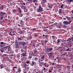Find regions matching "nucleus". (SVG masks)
Wrapping results in <instances>:
<instances>
[{
	"instance_id": "29",
	"label": "nucleus",
	"mask_w": 73,
	"mask_h": 73,
	"mask_svg": "<svg viewBox=\"0 0 73 73\" xmlns=\"http://www.w3.org/2000/svg\"><path fill=\"white\" fill-rule=\"evenodd\" d=\"M23 14L21 13H19V17H23Z\"/></svg>"
},
{
	"instance_id": "20",
	"label": "nucleus",
	"mask_w": 73,
	"mask_h": 73,
	"mask_svg": "<svg viewBox=\"0 0 73 73\" xmlns=\"http://www.w3.org/2000/svg\"><path fill=\"white\" fill-rule=\"evenodd\" d=\"M3 56L5 58H8V55L7 54H4Z\"/></svg>"
},
{
	"instance_id": "3",
	"label": "nucleus",
	"mask_w": 73,
	"mask_h": 73,
	"mask_svg": "<svg viewBox=\"0 0 73 73\" xmlns=\"http://www.w3.org/2000/svg\"><path fill=\"white\" fill-rule=\"evenodd\" d=\"M5 14V13L3 12H0V20H2L3 19V18H4V16Z\"/></svg>"
},
{
	"instance_id": "60",
	"label": "nucleus",
	"mask_w": 73,
	"mask_h": 73,
	"mask_svg": "<svg viewBox=\"0 0 73 73\" xmlns=\"http://www.w3.org/2000/svg\"><path fill=\"white\" fill-rule=\"evenodd\" d=\"M38 62L39 64H40V62H41V60H40V59L38 60Z\"/></svg>"
},
{
	"instance_id": "39",
	"label": "nucleus",
	"mask_w": 73,
	"mask_h": 73,
	"mask_svg": "<svg viewBox=\"0 0 73 73\" xmlns=\"http://www.w3.org/2000/svg\"><path fill=\"white\" fill-rule=\"evenodd\" d=\"M17 39H18V40H21H21H22V39H21V36L20 37H18V38H17Z\"/></svg>"
},
{
	"instance_id": "33",
	"label": "nucleus",
	"mask_w": 73,
	"mask_h": 73,
	"mask_svg": "<svg viewBox=\"0 0 73 73\" xmlns=\"http://www.w3.org/2000/svg\"><path fill=\"white\" fill-rule=\"evenodd\" d=\"M25 38V36H21V38L22 40H24Z\"/></svg>"
},
{
	"instance_id": "62",
	"label": "nucleus",
	"mask_w": 73,
	"mask_h": 73,
	"mask_svg": "<svg viewBox=\"0 0 73 73\" xmlns=\"http://www.w3.org/2000/svg\"><path fill=\"white\" fill-rule=\"evenodd\" d=\"M23 47H24V48H25V49H27V47L26 46H23Z\"/></svg>"
},
{
	"instance_id": "16",
	"label": "nucleus",
	"mask_w": 73,
	"mask_h": 73,
	"mask_svg": "<svg viewBox=\"0 0 73 73\" xmlns=\"http://www.w3.org/2000/svg\"><path fill=\"white\" fill-rule=\"evenodd\" d=\"M4 47L3 48H1V49H0V52H4Z\"/></svg>"
},
{
	"instance_id": "55",
	"label": "nucleus",
	"mask_w": 73,
	"mask_h": 73,
	"mask_svg": "<svg viewBox=\"0 0 73 73\" xmlns=\"http://www.w3.org/2000/svg\"><path fill=\"white\" fill-rule=\"evenodd\" d=\"M66 54H67V52H65L62 54V55H63L64 56H65L66 55Z\"/></svg>"
},
{
	"instance_id": "43",
	"label": "nucleus",
	"mask_w": 73,
	"mask_h": 73,
	"mask_svg": "<svg viewBox=\"0 0 73 73\" xmlns=\"http://www.w3.org/2000/svg\"><path fill=\"white\" fill-rule=\"evenodd\" d=\"M48 40L46 39L45 40H44V42H45V44H46V43H47V42H48Z\"/></svg>"
},
{
	"instance_id": "58",
	"label": "nucleus",
	"mask_w": 73,
	"mask_h": 73,
	"mask_svg": "<svg viewBox=\"0 0 73 73\" xmlns=\"http://www.w3.org/2000/svg\"><path fill=\"white\" fill-rule=\"evenodd\" d=\"M37 28H33V31H35V30H36V29H37Z\"/></svg>"
},
{
	"instance_id": "31",
	"label": "nucleus",
	"mask_w": 73,
	"mask_h": 73,
	"mask_svg": "<svg viewBox=\"0 0 73 73\" xmlns=\"http://www.w3.org/2000/svg\"><path fill=\"white\" fill-rule=\"evenodd\" d=\"M19 24H21L22 26V25H23V24H24V23H23V21L22 20H21V23H19Z\"/></svg>"
},
{
	"instance_id": "9",
	"label": "nucleus",
	"mask_w": 73,
	"mask_h": 73,
	"mask_svg": "<svg viewBox=\"0 0 73 73\" xmlns=\"http://www.w3.org/2000/svg\"><path fill=\"white\" fill-rule=\"evenodd\" d=\"M21 55H22L23 57H27V53L25 51V53H23L21 54Z\"/></svg>"
},
{
	"instance_id": "48",
	"label": "nucleus",
	"mask_w": 73,
	"mask_h": 73,
	"mask_svg": "<svg viewBox=\"0 0 73 73\" xmlns=\"http://www.w3.org/2000/svg\"><path fill=\"white\" fill-rule=\"evenodd\" d=\"M66 51H71V50H70V48H68V49H66Z\"/></svg>"
},
{
	"instance_id": "34",
	"label": "nucleus",
	"mask_w": 73,
	"mask_h": 73,
	"mask_svg": "<svg viewBox=\"0 0 73 73\" xmlns=\"http://www.w3.org/2000/svg\"><path fill=\"white\" fill-rule=\"evenodd\" d=\"M24 67L25 68H27V66H29V64L27 65L26 63L24 64Z\"/></svg>"
},
{
	"instance_id": "22",
	"label": "nucleus",
	"mask_w": 73,
	"mask_h": 73,
	"mask_svg": "<svg viewBox=\"0 0 73 73\" xmlns=\"http://www.w3.org/2000/svg\"><path fill=\"white\" fill-rule=\"evenodd\" d=\"M4 65L3 64H1L0 65V68L1 69H2V68H4Z\"/></svg>"
},
{
	"instance_id": "47",
	"label": "nucleus",
	"mask_w": 73,
	"mask_h": 73,
	"mask_svg": "<svg viewBox=\"0 0 73 73\" xmlns=\"http://www.w3.org/2000/svg\"><path fill=\"white\" fill-rule=\"evenodd\" d=\"M56 36L55 35H53L52 36V39H55V37Z\"/></svg>"
},
{
	"instance_id": "59",
	"label": "nucleus",
	"mask_w": 73,
	"mask_h": 73,
	"mask_svg": "<svg viewBox=\"0 0 73 73\" xmlns=\"http://www.w3.org/2000/svg\"><path fill=\"white\" fill-rule=\"evenodd\" d=\"M67 2H68V3H71V2H70V0H67Z\"/></svg>"
},
{
	"instance_id": "56",
	"label": "nucleus",
	"mask_w": 73,
	"mask_h": 73,
	"mask_svg": "<svg viewBox=\"0 0 73 73\" xmlns=\"http://www.w3.org/2000/svg\"><path fill=\"white\" fill-rule=\"evenodd\" d=\"M23 73H28L27 72V71H25V70H23Z\"/></svg>"
},
{
	"instance_id": "45",
	"label": "nucleus",
	"mask_w": 73,
	"mask_h": 73,
	"mask_svg": "<svg viewBox=\"0 0 73 73\" xmlns=\"http://www.w3.org/2000/svg\"><path fill=\"white\" fill-rule=\"evenodd\" d=\"M53 50V48H49V51H52Z\"/></svg>"
},
{
	"instance_id": "64",
	"label": "nucleus",
	"mask_w": 73,
	"mask_h": 73,
	"mask_svg": "<svg viewBox=\"0 0 73 73\" xmlns=\"http://www.w3.org/2000/svg\"><path fill=\"white\" fill-rule=\"evenodd\" d=\"M70 48V50H71H71H73V48Z\"/></svg>"
},
{
	"instance_id": "38",
	"label": "nucleus",
	"mask_w": 73,
	"mask_h": 73,
	"mask_svg": "<svg viewBox=\"0 0 73 73\" xmlns=\"http://www.w3.org/2000/svg\"><path fill=\"white\" fill-rule=\"evenodd\" d=\"M61 51H65V47H63L62 48L61 50Z\"/></svg>"
},
{
	"instance_id": "63",
	"label": "nucleus",
	"mask_w": 73,
	"mask_h": 73,
	"mask_svg": "<svg viewBox=\"0 0 73 73\" xmlns=\"http://www.w3.org/2000/svg\"><path fill=\"white\" fill-rule=\"evenodd\" d=\"M21 61H22L23 62H24V58H22L21 59Z\"/></svg>"
},
{
	"instance_id": "15",
	"label": "nucleus",
	"mask_w": 73,
	"mask_h": 73,
	"mask_svg": "<svg viewBox=\"0 0 73 73\" xmlns=\"http://www.w3.org/2000/svg\"><path fill=\"white\" fill-rule=\"evenodd\" d=\"M17 9H13V10H12L13 13H16V11H17Z\"/></svg>"
},
{
	"instance_id": "19",
	"label": "nucleus",
	"mask_w": 73,
	"mask_h": 73,
	"mask_svg": "<svg viewBox=\"0 0 73 73\" xmlns=\"http://www.w3.org/2000/svg\"><path fill=\"white\" fill-rule=\"evenodd\" d=\"M59 15H61V13H62V9H59Z\"/></svg>"
},
{
	"instance_id": "46",
	"label": "nucleus",
	"mask_w": 73,
	"mask_h": 73,
	"mask_svg": "<svg viewBox=\"0 0 73 73\" xmlns=\"http://www.w3.org/2000/svg\"><path fill=\"white\" fill-rule=\"evenodd\" d=\"M26 64H30V62L29 61H27L26 62Z\"/></svg>"
},
{
	"instance_id": "57",
	"label": "nucleus",
	"mask_w": 73,
	"mask_h": 73,
	"mask_svg": "<svg viewBox=\"0 0 73 73\" xmlns=\"http://www.w3.org/2000/svg\"><path fill=\"white\" fill-rule=\"evenodd\" d=\"M62 28H66V26H65V25H64L62 26Z\"/></svg>"
},
{
	"instance_id": "11",
	"label": "nucleus",
	"mask_w": 73,
	"mask_h": 73,
	"mask_svg": "<svg viewBox=\"0 0 73 73\" xmlns=\"http://www.w3.org/2000/svg\"><path fill=\"white\" fill-rule=\"evenodd\" d=\"M67 41H68L69 42H72V39L71 38H68Z\"/></svg>"
},
{
	"instance_id": "54",
	"label": "nucleus",
	"mask_w": 73,
	"mask_h": 73,
	"mask_svg": "<svg viewBox=\"0 0 73 73\" xmlns=\"http://www.w3.org/2000/svg\"><path fill=\"white\" fill-rule=\"evenodd\" d=\"M41 43H42L41 45H44V42L43 41H41Z\"/></svg>"
},
{
	"instance_id": "36",
	"label": "nucleus",
	"mask_w": 73,
	"mask_h": 73,
	"mask_svg": "<svg viewBox=\"0 0 73 73\" xmlns=\"http://www.w3.org/2000/svg\"><path fill=\"white\" fill-rule=\"evenodd\" d=\"M34 58L35 59L34 60V61H37V60H38V58L36 57H35Z\"/></svg>"
},
{
	"instance_id": "32",
	"label": "nucleus",
	"mask_w": 73,
	"mask_h": 73,
	"mask_svg": "<svg viewBox=\"0 0 73 73\" xmlns=\"http://www.w3.org/2000/svg\"><path fill=\"white\" fill-rule=\"evenodd\" d=\"M45 50L46 52H48V51L49 50V48H45Z\"/></svg>"
},
{
	"instance_id": "37",
	"label": "nucleus",
	"mask_w": 73,
	"mask_h": 73,
	"mask_svg": "<svg viewBox=\"0 0 73 73\" xmlns=\"http://www.w3.org/2000/svg\"><path fill=\"white\" fill-rule=\"evenodd\" d=\"M25 44H26V42H24L23 43L21 44V45H22V46H24Z\"/></svg>"
},
{
	"instance_id": "18",
	"label": "nucleus",
	"mask_w": 73,
	"mask_h": 73,
	"mask_svg": "<svg viewBox=\"0 0 73 73\" xmlns=\"http://www.w3.org/2000/svg\"><path fill=\"white\" fill-rule=\"evenodd\" d=\"M15 45H16L15 46V48H17V49L19 48V45L18 44H17V43L15 44Z\"/></svg>"
},
{
	"instance_id": "61",
	"label": "nucleus",
	"mask_w": 73,
	"mask_h": 73,
	"mask_svg": "<svg viewBox=\"0 0 73 73\" xmlns=\"http://www.w3.org/2000/svg\"><path fill=\"white\" fill-rule=\"evenodd\" d=\"M57 66H58V68H60V66H60V64H58L57 65Z\"/></svg>"
},
{
	"instance_id": "27",
	"label": "nucleus",
	"mask_w": 73,
	"mask_h": 73,
	"mask_svg": "<svg viewBox=\"0 0 73 73\" xmlns=\"http://www.w3.org/2000/svg\"><path fill=\"white\" fill-rule=\"evenodd\" d=\"M66 18L67 19V20H68V21H69V20H71V18L67 17V16H66Z\"/></svg>"
},
{
	"instance_id": "5",
	"label": "nucleus",
	"mask_w": 73,
	"mask_h": 73,
	"mask_svg": "<svg viewBox=\"0 0 73 73\" xmlns=\"http://www.w3.org/2000/svg\"><path fill=\"white\" fill-rule=\"evenodd\" d=\"M71 21H72V20H71L69 21H64L63 22V23L64 24V25H69V24L71 23Z\"/></svg>"
},
{
	"instance_id": "21",
	"label": "nucleus",
	"mask_w": 73,
	"mask_h": 73,
	"mask_svg": "<svg viewBox=\"0 0 73 73\" xmlns=\"http://www.w3.org/2000/svg\"><path fill=\"white\" fill-rule=\"evenodd\" d=\"M32 58V55H29L28 57V58L29 60H31Z\"/></svg>"
},
{
	"instance_id": "13",
	"label": "nucleus",
	"mask_w": 73,
	"mask_h": 73,
	"mask_svg": "<svg viewBox=\"0 0 73 73\" xmlns=\"http://www.w3.org/2000/svg\"><path fill=\"white\" fill-rule=\"evenodd\" d=\"M48 8L52 9L53 8V4H49L48 5Z\"/></svg>"
},
{
	"instance_id": "35",
	"label": "nucleus",
	"mask_w": 73,
	"mask_h": 73,
	"mask_svg": "<svg viewBox=\"0 0 73 73\" xmlns=\"http://www.w3.org/2000/svg\"><path fill=\"white\" fill-rule=\"evenodd\" d=\"M45 3H46V0H42V3L44 4Z\"/></svg>"
},
{
	"instance_id": "17",
	"label": "nucleus",
	"mask_w": 73,
	"mask_h": 73,
	"mask_svg": "<svg viewBox=\"0 0 73 73\" xmlns=\"http://www.w3.org/2000/svg\"><path fill=\"white\" fill-rule=\"evenodd\" d=\"M36 64V62H34V61H32L31 64H30L32 66H33L35 64Z\"/></svg>"
},
{
	"instance_id": "2",
	"label": "nucleus",
	"mask_w": 73,
	"mask_h": 73,
	"mask_svg": "<svg viewBox=\"0 0 73 73\" xmlns=\"http://www.w3.org/2000/svg\"><path fill=\"white\" fill-rule=\"evenodd\" d=\"M11 31L9 33V35L12 36H13V35H14L15 33V30L14 29H11Z\"/></svg>"
},
{
	"instance_id": "40",
	"label": "nucleus",
	"mask_w": 73,
	"mask_h": 73,
	"mask_svg": "<svg viewBox=\"0 0 73 73\" xmlns=\"http://www.w3.org/2000/svg\"><path fill=\"white\" fill-rule=\"evenodd\" d=\"M33 9H35V10H36V9H37V7L36 6H33Z\"/></svg>"
},
{
	"instance_id": "8",
	"label": "nucleus",
	"mask_w": 73,
	"mask_h": 73,
	"mask_svg": "<svg viewBox=\"0 0 73 73\" xmlns=\"http://www.w3.org/2000/svg\"><path fill=\"white\" fill-rule=\"evenodd\" d=\"M0 44H0V46L1 48H3L4 47V46H5L4 45H5V44H6V43H4V42H0Z\"/></svg>"
},
{
	"instance_id": "49",
	"label": "nucleus",
	"mask_w": 73,
	"mask_h": 73,
	"mask_svg": "<svg viewBox=\"0 0 73 73\" xmlns=\"http://www.w3.org/2000/svg\"><path fill=\"white\" fill-rule=\"evenodd\" d=\"M33 2L34 3H36V2H37V0H33Z\"/></svg>"
},
{
	"instance_id": "10",
	"label": "nucleus",
	"mask_w": 73,
	"mask_h": 73,
	"mask_svg": "<svg viewBox=\"0 0 73 73\" xmlns=\"http://www.w3.org/2000/svg\"><path fill=\"white\" fill-rule=\"evenodd\" d=\"M45 57V55H43L42 57H41V58L40 60L41 61V62L42 61H43L44 60V58Z\"/></svg>"
},
{
	"instance_id": "42",
	"label": "nucleus",
	"mask_w": 73,
	"mask_h": 73,
	"mask_svg": "<svg viewBox=\"0 0 73 73\" xmlns=\"http://www.w3.org/2000/svg\"><path fill=\"white\" fill-rule=\"evenodd\" d=\"M24 12H25V13L27 12H28V9H24Z\"/></svg>"
},
{
	"instance_id": "25",
	"label": "nucleus",
	"mask_w": 73,
	"mask_h": 73,
	"mask_svg": "<svg viewBox=\"0 0 73 73\" xmlns=\"http://www.w3.org/2000/svg\"><path fill=\"white\" fill-rule=\"evenodd\" d=\"M52 53L50 52L48 54V56L49 57H51V56H52Z\"/></svg>"
},
{
	"instance_id": "28",
	"label": "nucleus",
	"mask_w": 73,
	"mask_h": 73,
	"mask_svg": "<svg viewBox=\"0 0 73 73\" xmlns=\"http://www.w3.org/2000/svg\"><path fill=\"white\" fill-rule=\"evenodd\" d=\"M43 37H44L45 38H47L48 37V35H45L44 34L42 35Z\"/></svg>"
},
{
	"instance_id": "1",
	"label": "nucleus",
	"mask_w": 73,
	"mask_h": 73,
	"mask_svg": "<svg viewBox=\"0 0 73 73\" xmlns=\"http://www.w3.org/2000/svg\"><path fill=\"white\" fill-rule=\"evenodd\" d=\"M14 69L13 70V71L15 72L16 73H20L21 71V68L19 66H15L13 67Z\"/></svg>"
},
{
	"instance_id": "23",
	"label": "nucleus",
	"mask_w": 73,
	"mask_h": 73,
	"mask_svg": "<svg viewBox=\"0 0 73 73\" xmlns=\"http://www.w3.org/2000/svg\"><path fill=\"white\" fill-rule=\"evenodd\" d=\"M53 69V67H52V68L50 69V70H48V72H49V73H51V72H52Z\"/></svg>"
},
{
	"instance_id": "14",
	"label": "nucleus",
	"mask_w": 73,
	"mask_h": 73,
	"mask_svg": "<svg viewBox=\"0 0 73 73\" xmlns=\"http://www.w3.org/2000/svg\"><path fill=\"white\" fill-rule=\"evenodd\" d=\"M33 2V0H27L28 4H31V3H32Z\"/></svg>"
},
{
	"instance_id": "41",
	"label": "nucleus",
	"mask_w": 73,
	"mask_h": 73,
	"mask_svg": "<svg viewBox=\"0 0 73 73\" xmlns=\"http://www.w3.org/2000/svg\"><path fill=\"white\" fill-rule=\"evenodd\" d=\"M64 4H62V5L60 6V8H61V9H62L63 8H64Z\"/></svg>"
},
{
	"instance_id": "7",
	"label": "nucleus",
	"mask_w": 73,
	"mask_h": 73,
	"mask_svg": "<svg viewBox=\"0 0 73 73\" xmlns=\"http://www.w3.org/2000/svg\"><path fill=\"white\" fill-rule=\"evenodd\" d=\"M3 48L4 49H5L6 50H8L9 52H10L11 51V47H10L7 46L5 47H3Z\"/></svg>"
},
{
	"instance_id": "30",
	"label": "nucleus",
	"mask_w": 73,
	"mask_h": 73,
	"mask_svg": "<svg viewBox=\"0 0 73 73\" xmlns=\"http://www.w3.org/2000/svg\"><path fill=\"white\" fill-rule=\"evenodd\" d=\"M62 55H59L58 56V58L59 59H61V57H62Z\"/></svg>"
},
{
	"instance_id": "4",
	"label": "nucleus",
	"mask_w": 73,
	"mask_h": 73,
	"mask_svg": "<svg viewBox=\"0 0 73 73\" xmlns=\"http://www.w3.org/2000/svg\"><path fill=\"white\" fill-rule=\"evenodd\" d=\"M44 11L43 8L41 5H40L39 6V8L37 10L38 12H41Z\"/></svg>"
},
{
	"instance_id": "53",
	"label": "nucleus",
	"mask_w": 73,
	"mask_h": 73,
	"mask_svg": "<svg viewBox=\"0 0 73 73\" xmlns=\"http://www.w3.org/2000/svg\"><path fill=\"white\" fill-rule=\"evenodd\" d=\"M71 19L72 20H73V15H71Z\"/></svg>"
},
{
	"instance_id": "52",
	"label": "nucleus",
	"mask_w": 73,
	"mask_h": 73,
	"mask_svg": "<svg viewBox=\"0 0 73 73\" xmlns=\"http://www.w3.org/2000/svg\"><path fill=\"white\" fill-rule=\"evenodd\" d=\"M57 43L58 44V43H59V42H60V39H58V40H57Z\"/></svg>"
},
{
	"instance_id": "24",
	"label": "nucleus",
	"mask_w": 73,
	"mask_h": 73,
	"mask_svg": "<svg viewBox=\"0 0 73 73\" xmlns=\"http://www.w3.org/2000/svg\"><path fill=\"white\" fill-rule=\"evenodd\" d=\"M68 47L69 48H73V44H69L68 45Z\"/></svg>"
},
{
	"instance_id": "26",
	"label": "nucleus",
	"mask_w": 73,
	"mask_h": 73,
	"mask_svg": "<svg viewBox=\"0 0 73 73\" xmlns=\"http://www.w3.org/2000/svg\"><path fill=\"white\" fill-rule=\"evenodd\" d=\"M18 9L19 11V13H21L22 10L21 9V8H20V7H18Z\"/></svg>"
},
{
	"instance_id": "50",
	"label": "nucleus",
	"mask_w": 73,
	"mask_h": 73,
	"mask_svg": "<svg viewBox=\"0 0 73 73\" xmlns=\"http://www.w3.org/2000/svg\"><path fill=\"white\" fill-rule=\"evenodd\" d=\"M27 9V7H26V6H24V7H23V9H24H24Z\"/></svg>"
},
{
	"instance_id": "12",
	"label": "nucleus",
	"mask_w": 73,
	"mask_h": 73,
	"mask_svg": "<svg viewBox=\"0 0 73 73\" xmlns=\"http://www.w3.org/2000/svg\"><path fill=\"white\" fill-rule=\"evenodd\" d=\"M3 9H4V5H1L0 7V10H3Z\"/></svg>"
},
{
	"instance_id": "6",
	"label": "nucleus",
	"mask_w": 73,
	"mask_h": 73,
	"mask_svg": "<svg viewBox=\"0 0 73 73\" xmlns=\"http://www.w3.org/2000/svg\"><path fill=\"white\" fill-rule=\"evenodd\" d=\"M32 55H33V56H36V55H37L38 54V52L36 50V49L34 51V53H33L32 54Z\"/></svg>"
},
{
	"instance_id": "51",
	"label": "nucleus",
	"mask_w": 73,
	"mask_h": 73,
	"mask_svg": "<svg viewBox=\"0 0 73 73\" xmlns=\"http://www.w3.org/2000/svg\"><path fill=\"white\" fill-rule=\"evenodd\" d=\"M21 52H22V53H24V52H25L24 51V50H23V49H21Z\"/></svg>"
},
{
	"instance_id": "44",
	"label": "nucleus",
	"mask_w": 73,
	"mask_h": 73,
	"mask_svg": "<svg viewBox=\"0 0 73 73\" xmlns=\"http://www.w3.org/2000/svg\"><path fill=\"white\" fill-rule=\"evenodd\" d=\"M44 65L45 66H44L46 68H48V67H49V66L46 65V63L44 64Z\"/></svg>"
}]
</instances>
